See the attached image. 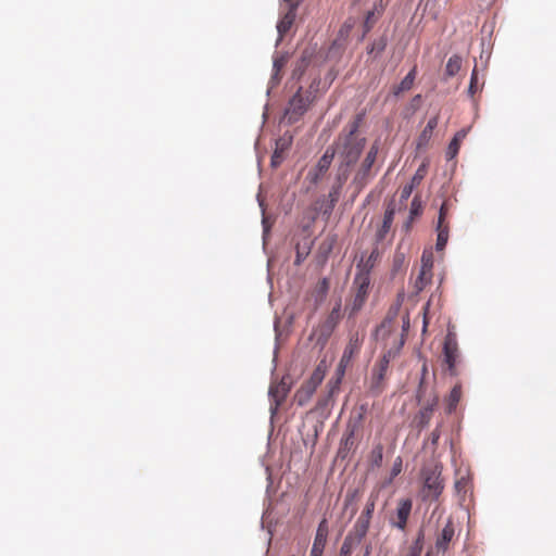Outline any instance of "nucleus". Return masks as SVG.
<instances>
[{
  "instance_id": "obj_41",
  "label": "nucleus",
  "mask_w": 556,
  "mask_h": 556,
  "mask_svg": "<svg viewBox=\"0 0 556 556\" xmlns=\"http://www.w3.org/2000/svg\"><path fill=\"white\" fill-rule=\"evenodd\" d=\"M447 212H448V203H447V201H444L439 211L438 224H446L445 218H446Z\"/></svg>"
},
{
  "instance_id": "obj_7",
  "label": "nucleus",
  "mask_w": 556,
  "mask_h": 556,
  "mask_svg": "<svg viewBox=\"0 0 556 556\" xmlns=\"http://www.w3.org/2000/svg\"><path fill=\"white\" fill-rule=\"evenodd\" d=\"M365 339V333L355 331L350 334L349 342L344 348L343 354L339 363L340 377L344 376L345 369L351 365L352 361L359 354Z\"/></svg>"
},
{
  "instance_id": "obj_44",
  "label": "nucleus",
  "mask_w": 556,
  "mask_h": 556,
  "mask_svg": "<svg viewBox=\"0 0 556 556\" xmlns=\"http://www.w3.org/2000/svg\"><path fill=\"white\" fill-rule=\"evenodd\" d=\"M307 254H308V251L302 253L300 250V245L298 244L296 245V257H295L294 264L300 265L304 261V258L307 256Z\"/></svg>"
},
{
  "instance_id": "obj_8",
  "label": "nucleus",
  "mask_w": 556,
  "mask_h": 556,
  "mask_svg": "<svg viewBox=\"0 0 556 556\" xmlns=\"http://www.w3.org/2000/svg\"><path fill=\"white\" fill-rule=\"evenodd\" d=\"M413 508V501L410 498H401L397 502L394 513L390 515L389 523L401 531H405L407 521Z\"/></svg>"
},
{
  "instance_id": "obj_52",
  "label": "nucleus",
  "mask_w": 556,
  "mask_h": 556,
  "mask_svg": "<svg viewBox=\"0 0 556 556\" xmlns=\"http://www.w3.org/2000/svg\"><path fill=\"white\" fill-rule=\"evenodd\" d=\"M463 483H465L463 480H458V481H456V483H455V488H456V489H459V488H460V485H462Z\"/></svg>"
},
{
  "instance_id": "obj_22",
  "label": "nucleus",
  "mask_w": 556,
  "mask_h": 556,
  "mask_svg": "<svg viewBox=\"0 0 556 556\" xmlns=\"http://www.w3.org/2000/svg\"><path fill=\"white\" fill-rule=\"evenodd\" d=\"M295 20V8L291 7L277 25L280 37L285 36Z\"/></svg>"
},
{
  "instance_id": "obj_1",
  "label": "nucleus",
  "mask_w": 556,
  "mask_h": 556,
  "mask_svg": "<svg viewBox=\"0 0 556 556\" xmlns=\"http://www.w3.org/2000/svg\"><path fill=\"white\" fill-rule=\"evenodd\" d=\"M363 122V114H357L339 132L333 143L329 146L333 155H338L337 180L344 185L355 164L358 162L365 146L366 138L359 132Z\"/></svg>"
},
{
  "instance_id": "obj_50",
  "label": "nucleus",
  "mask_w": 556,
  "mask_h": 556,
  "mask_svg": "<svg viewBox=\"0 0 556 556\" xmlns=\"http://www.w3.org/2000/svg\"><path fill=\"white\" fill-rule=\"evenodd\" d=\"M339 311L340 306H338V308H333L332 312L330 313L329 319L336 320L339 317Z\"/></svg>"
},
{
  "instance_id": "obj_6",
  "label": "nucleus",
  "mask_w": 556,
  "mask_h": 556,
  "mask_svg": "<svg viewBox=\"0 0 556 556\" xmlns=\"http://www.w3.org/2000/svg\"><path fill=\"white\" fill-rule=\"evenodd\" d=\"M370 287L369 273L361 270L355 275L353 281V298L350 303L351 314H355L362 309L365 302L367 301Z\"/></svg>"
},
{
  "instance_id": "obj_3",
  "label": "nucleus",
  "mask_w": 556,
  "mask_h": 556,
  "mask_svg": "<svg viewBox=\"0 0 556 556\" xmlns=\"http://www.w3.org/2000/svg\"><path fill=\"white\" fill-rule=\"evenodd\" d=\"M378 152L379 144L378 142H374L370 146L369 150L367 151L364 160L356 168V172L352 180V185L356 188L357 191L363 190L368 185V182L375 177L376 170L374 169V167L377 161Z\"/></svg>"
},
{
  "instance_id": "obj_54",
  "label": "nucleus",
  "mask_w": 556,
  "mask_h": 556,
  "mask_svg": "<svg viewBox=\"0 0 556 556\" xmlns=\"http://www.w3.org/2000/svg\"><path fill=\"white\" fill-rule=\"evenodd\" d=\"M364 556H370L369 548L366 549V553L364 554Z\"/></svg>"
},
{
  "instance_id": "obj_26",
  "label": "nucleus",
  "mask_w": 556,
  "mask_h": 556,
  "mask_svg": "<svg viewBox=\"0 0 556 556\" xmlns=\"http://www.w3.org/2000/svg\"><path fill=\"white\" fill-rule=\"evenodd\" d=\"M438 238L435 248L441 251L445 248L448 240V224H438L437 226Z\"/></svg>"
},
{
  "instance_id": "obj_15",
  "label": "nucleus",
  "mask_w": 556,
  "mask_h": 556,
  "mask_svg": "<svg viewBox=\"0 0 556 556\" xmlns=\"http://www.w3.org/2000/svg\"><path fill=\"white\" fill-rule=\"evenodd\" d=\"M455 535L454 523L451 519L447 520L446 525L442 529L441 533L438 535L435 541V547L438 551L446 552L448 549V545Z\"/></svg>"
},
{
  "instance_id": "obj_21",
  "label": "nucleus",
  "mask_w": 556,
  "mask_h": 556,
  "mask_svg": "<svg viewBox=\"0 0 556 556\" xmlns=\"http://www.w3.org/2000/svg\"><path fill=\"white\" fill-rule=\"evenodd\" d=\"M417 68L414 66L409 73L402 79V81L393 87V94L399 96L400 93L409 90L413 85L414 80L416 78Z\"/></svg>"
},
{
  "instance_id": "obj_48",
  "label": "nucleus",
  "mask_w": 556,
  "mask_h": 556,
  "mask_svg": "<svg viewBox=\"0 0 556 556\" xmlns=\"http://www.w3.org/2000/svg\"><path fill=\"white\" fill-rule=\"evenodd\" d=\"M466 137L465 130H459L455 134L453 140H457V142L460 144L462 140Z\"/></svg>"
},
{
  "instance_id": "obj_30",
  "label": "nucleus",
  "mask_w": 556,
  "mask_h": 556,
  "mask_svg": "<svg viewBox=\"0 0 556 556\" xmlns=\"http://www.w3.org/2000/svg\"><path fill=\"white\" fill-rule=\"evenodd\" d=\"M324 377H325V370L321 369L320 366H318L313 371V374L311 375L309 379L306 380V381L309 382L311 384H313L314 387L318 388V386L323 382Z\"/></svg>"
},
{
  "instance_id": "obj_42",
  "label": "nucleus",
  "mask_w": 556,
  "mask_h": 556,
  "mask_svg": "<svg viewBox=\"0 0 556 556\" xmlns=\"http://www.w3.org/2000/svg\"><path fill=\"white\" fill-rule=\"evenodd\" d=\"M388 1L374 0L371 9L377 11L378 14H383Z\"/></svg>"
},
{
  "instance_id": "obj_33",
  "label": "nucleus",
  "mask_w": 556,
  "mask_h": 556,
  "mask_svg": "<svg viewBox=\"0 0 556 556\" xmlns=\"http://www.w3.org/2000/svg\"><path fill=\"white\" fill-rule=\"evenodd\" d=\"M433 260L432 254L424 253L421 256V266L420 269L432 273Z\"/></svg>"
},
{
  "instance_id": "obj_28",
  "label": "nucleus",
  "mask_w": 556,
  "mask_h": 556,
  "mask_svg": "<svg viewBox=\"0 0 556 556\" xmlns=\"http://www.w3.org/2000/svg\"><path fill=\"white\" fill-rule=\"evenodd\" d=\"M382 16V14H378L377 11L370 9L366 12L364 24H363V36H365L370 29L375 26L378 20Z\"/></svg>"
},
{
  "instance_id": "obj_29",
  "label": "nucleus",
  "mask_w": 556,
  "mask_h": 556,
  "mask_svg": "<svg viewBox=\"0 0 556 556\" xmlns=\"http://www.w3.org/2000/svg\"><path fill=\"white\" fill-rule=\"evenodd\" d=\"M383 458V447L381 444H378L374 447L370 455V462L374 466L380 467Z\"/></svg>"
},
{
  "instance_id": "obj_35",
  "label": "nucleus",
  "mask_w": 556,
  "mask_h": 556,
  "mask_svg": "<svg viewBox=\"0 0 556 556\" xmlns=\"http://www.w3.org/2000/svg\"><path fill=\"white\" fill-rule=\"evenodd\" d=\"M426 176V166L425 165H421L415 173V175L413 176L412 178V181L410 184L415 187H417L418 185H420V182L422 181V179L425 178Z\"/></svg>"
},
{
  "instance_id": "obj_51",
  "label": "nucleus",
  "mask_w": 556,
  "mask_h": 556,
  "mask_svg": "<svg viewBox=\"0 0 556 556\" xmlns=\"http://www.w3.org/2000/svg\"><path fill=\"white\" fill-rule=\"evenodd\" d=\"M422 386H424V382H422V380H421V381H420V384H419L418 393H417V397H418V400H419V401H420V400H421V397H422V392H424V391H422Z\"/></svg>"
},
{
  "instance_id": "obj_16",
  "label": "nucleus",
  "mask_w": 556,
  "mask_h": 556,
  "mask_svg": "<svg viewBox=\"0 0 556 556\" xmlns=\"http://www.w3.org/2000/svg\"><path fill=\"white\" fill-rule=\"evenodd\" d=\"M291 142H292L291 137L290 138H279L276 141V148L271 155V161H270L273 167H278L282 163V161L285 159V153L290 148Z\"/></svg>"
},
{
  "instance_id": "obj_57",
  "label": "nucleus",
  "mask_w": 556,
  "mask_h": 556,
  "mask_svg": "<svg viewBox=\"0 0 556 556\" xmlns=\"http://www.w3.org/2000/svg\"><path fill=\"white\" fill-rule=\"evenodd\" d=\"M426 556H430V554L428 553Z\"/></svg>"
},
{
  "instance_id": "obj_56",
  "label": "nucleus",
  "mask_w": 556,
  "mask_h": 556,
  "mask_svg": "<svg viewBox=\"0 0 556 556\" xmlns=\"http://www.w3.org/2000/svg\"><path fill=\"white\" fill-rule=\"evenodd\" d=\"M404 344V340L401 339V343H400V346H402Z\"/></svg>"
},
{
  "instance_id": "obj_40",
  "label": "nucleus",
  "mask_w": 556,
  "mask_h": 556,
  "mask_svg": "<svg viewBox=\"0 0 556 556\" xmlns=\"http://www.w3.org/2000/svg\"><path fill=\"white\" fill-rule=\"evenodd\" d=\"M359 491L357 489L355 490H349L346 495H345V500H344V503H345V506L352 504L353 502L357 501L358 497H359Z\"/></svg>"
},
{
  "instance_id": "obj_38",
  "label": "nucleus",
  "mask_w": 556,
  "mask_h": 556,
  "mask_svg": "<svg viewBox=\"0 0 556 556\" xmlns=\"http://www.w3.org/2000/svg\"><path fill=\"white\" fill-rule=\"evenodd\" d=\"M344 185H339V181L337 180V176L334 177V184L331 188V191L329 193V197L331 198L332 201H337L339 195H340V192H341V189L343 188Z\"/></svg>"
},
{
  "instance_id": "obj_23",
  "label": "nucleus",
  "mask_w": 556,
  "mask_h": 556,
  "mask_svg": "<svg viewBox=\"0 0 556 556\" xmlns=\"http://www.w3.org/2000/svg\"><path fill=\"white\" fill-rule=\"evenodd\" d=\"M439 124V116L438 115H434L432 117L429 118L426 127L422 129L420 136H419V146L428 142V140L431 138L432 134H433V130L435 129V127L438 126Z\"/></svg>"
},
{
  "instance_id": "obj_2",
  "label": "nucleus",
  "mask_w": 556,
  "mask_h": 556,
  "mask_svg": "<svg viewBox=\"0 0 556 556\" xmlns=\"http://www.w3.org/2000/svg\"><path fill=\"white\" fill-rule=\"evenodd\" d=\"M424 485L421 496L424 501H437L444 490V480L442 478V467L433 465L426 467L421 471Z\"/></svg>"
},
{
  "instance_id": "obj_45",
  "label": "nucleus",
  "mask_w": 556,
  "mask_h": 556,
  "mask_svg": "<svg viewBox=\"0 0 556 556\" xmlns=\"http://www.w3.org/2000/svg\"><path fill=\"white\" fill-rule=\"evenodd\" d=\"M415 188V186H413L412 184L409 185H406L403 189H402V192H401V197L403 199H407L412 192H413V189Z\"/></svg>"
},
{
  "instance_id": "obj_25",
  "label": "nucleus",
  "mask_w": 556,
  "mask_h": 556,
  "mask_svg": "<svg viewBox=\"0 0 556 556\" xmlns=\"http://www.w3.org/2000/svg\"><path fill=\"white\" fill-rule=\"evenodd\" d=\"M462 58L457 54L452 55L445 66L446 78L454 77L462 68Z\"/></svg>"
},
{
  "instance_id": "obj_17",
  "label": "nucleus",
  "mask_w": 556,
  "mask_h": 556,
  "mask_svg": "<svg viewBox=\"0 0 556 556\" xmlns=\"http://www.w3.org/2000/svg\"><path fill=\"white\" fill-rule=\"evenodd\" d=\"M395 208L391 205H389L384 212L382 225L377 230V240L382 241L384 240L387 233L390 231L393 219H394Z\"/></svg>"
},
{
  "instance_id": "obj_12",
  "label": "nucleus",
  "mask_w": 556,
  "mask_h": 556,
  "mask_svg": "<svg viewBox=\"0 0 556 556\" xmlns=\"http://www.w3.org/2000/svg\"><path fill=\"white\" fill-rule=\"evenodd\" d=\"M438 402L439 397L438 395L434 394L432 399L429 400L428 403L417 413V415L414 418V424L418 429L421 430L429 425L433 416L434 409L438 405Z\"/></svg>"
},
{
  "instance_id": "obj_49",
  "label": "nucleus",
  "mask_w": 556,
  "mask_h": 556,
  "mask_svg": "<svg viewBox=\"0 0 556 556\" xmlns=\"http://www.w3.org/2000/svg\"><path fill=\"white\" fill-rule=\"evenodd\" d=\"M439 438H440V431H439V429L437 428V429H434V430L432 431V433H431V442H432V444H437V442H438Z\"/></svg>"
},
{
  "instance_id": "obj_46",
  "label": "nucleus",
  "mask_w": 556,
  "mask_h": 556,
  "mask_svg": "<svg viewBox=\"0 0 556 556\" xmlns=\"http://www.w3.org/2000/svg\"><path fill=\"white\" fill-rule=\"evenodd\" d=\"M343 376L340 377V371H339V367L337 368V379L336 381L332 383L331 386V390L330 392L333 393L334 390H338L339 389V384L341 383V379H342Z\"/></svg>"
},
{
  "instance_id": "obj_4",
  "label": "nucleus",
  "mask_w": 556,
  "mask_h": 556,
  "mask_svg": "<svg viewBox=\"0 0 556 556\" xmlns=\"http://www.w3.org/2000/svg\"><path fill=\"white\" fill-rule=\"evenodd\" d=\"M314 84L315 83H313L306 90L299 88L296 93L290 99L289 105L286 110V116L290 123L298 122L315 101V94L312 90Z\"/></svg>"
},
{
  "instance_id": "obj_19",
  "label": "nucleus",
  "mask_w": 556,
  "mask_h": 556,
  "mask_svg": "<svg viewBox=\"0 0 556 556\" xmlns=\"http://www.w3.org/2000/svg\"><path fill=\"white\" fill-rule=\"evenodd\" d=\"M363 538L350 532L341 545L339 556H351L353 551L361 544Z\"/></svg>"
},
{
  "instance_id": "obj_20",
  "label": "nucleus",
  "mask_w": 556,
  "mask_h": 556,
  "mask_svg": "<svg viewBox=\"0 0 556 556\" xmlns=\"http://www.w3.org/2000/svg\"><path fill=\"white\" fill-rule=\"evenodd\" d=\"M462 386L460 383H457L453 387L448 396L445 399L447 414H452L456 410L457 405L462 399Z\"/></svg>"
},
{
  "instance_id": "obj_11",
  "label": "nucleus",
  "mask_w": 556,
  "mask_h": 556,
  "mask_svg": "<svg viewBox=\"0 0 556 556\" xmlns=\"http://www.w3.org/2000/svg\"><path fill=\"white\" fill-rule=\"evenodd\" d=\"M333 157V151L328 147L325 153L318 160L316 166L307 173L306 178L314 185L318 184L319 180L325 176V174L330 168Z\"/></svg>"
},
{
  "instance_id": "obj_9",
  "label": "nucleus",
  "mask_w": 556,
  "mask_h": 556,
  "mask_svg": "<svg viewBox=\"0 0 556 556\" xmlns=\"http://www.w3.org/2000/svg\"><path fill=\"white\" fill-rule=\"evenodd\" d=\"M376 498L377 496L374 494L369 496L365 505V508L361 513L359 517L357 518L353 527V530L351 531L363 539L366 536L370 526V520L372 518L375 510Z\"/></svg>"
},
{
  "instance_id": "obj_13",
  "label": "nucleus",
  "mask_w": 556,
  "mask_h": 556,
  "mask_svg": "<svg viewBox=\"0 0 556 556\" xmlns=\"http://www.w3.org/2000/svg\"><path fill=\"white\" fill-rule=\"evenodd\" d=\"M289 390L290 387L283 380L270 386L268 393L271 400L270 410L273 414H275L279 406L283 403L289 393Z\"/></svg>"
},
{
  "instance_id": "obj_37",
  "label": "nucleus",
  "mask_w": 556,
  "mask_h": 556,
  "mask_svg": "<svg viewBox=\"0 0 556 556\" xmlns=\"http://www.w3.org/2000/svg\"><path fill=\"white\" fill-rule=\"evenodd\" d=\"M459 147H460V144L457 142V140L452 139V141L448 144L447 152H446L447 157L448 159L455 157L459 151Z\"/></svg>"
},
{
  "instance_id": "obj_14",
  "label": "nucleus",
  "mask_w": 556,
  "mask_h": 556,
  "mask_svg": "<svg viewBox=\"0 0 556 556\" xmlns=\"http://www.w3.org/2000/svg\"><path fill=\"white\" fill-rule=\"evenodd\" d=\"M327 534H328L327 521H326V519H324L320 521V523L318 526V529H317V532L315 535V540L313 543V547L311 549V556H321L323 555V552H324V548L326 545V541H327Z\"/></svg>"
},
{
  "instance_id": "obj_47",
  "label": "nucleus",
  "mask_w": 556,
  "mask_h": 556,
  "mask_svg": "<svg viewBox=\"0 0 556 556\" xmlns=\"http://www.w3.org/2000/svg\"><path fill=\"white\" fill-rule=\"evenodd\" d=\"M318 288L320 290V292L323 293H326L329 289V281L327 278H324L320 280L319 285H318Z\"/></svg>"
},
{
  "instance_id": "obj_27",
  "label": "nucleus",
  "mask_w": 556,
  "mask_h": 556,
  "mask_svg": "<svg viewBox=\"0 0 556 556\" xmlns=\"http://www.w3.org/2000/svg\"><path fill=\"white\" fill-rule=\"evenodd\" d=\"M394 329L393 318H386L376 329L377 339H386Z\"/></svg>"
},
{
  "instance_id": "obj_24",
  "label": "nucleus",
  "mask_w": 556,
  "mask_h": 556,
  "mask_svg": "<svg viewBox=\"0 0 556 556\" xmlns=\"http://www.w3.org/2000/svg\"><path fill=\"white\" fill-rule=\"evenodd\" d=\"M431 278H432V273L419 269V274L413 283L414 292L416 294L421 292L430 283Z\"/></svg>"
},
{
  "instance_id": "obj_18",
  "label": "nucleus",
  "mask_w": 556,
  "mask_h": 556,
  "mask_svg": "<svg viewBox=\"0 0 556 556\" xmlns=\"http://www.w3.org/2000/svg\"><path fill=\"white\" fill-rule=\"evenodd\" d=\"M316 387L305 381L294 394V401L299 406H304L308 403L315 391Z\"/></svg>"
},
{
  "instance_id": "obj_34",
  "label": "nucleus",
  "mask_w": 556,
  "mask_h": 556,
  "mask_svg": "<svg viewBox=\"0 0 556 556\" xmlns=\"http://www.w3.org/2000/svg\"><path fill=\"white\" fill-rule=\"evenodd\" d=\"M479 87H478V73H477V68L475 67L472 73H471V77H470V84H469V88H468V93L473 97L475 93L478 91Z\"/></svg>"
},
{
  "instance_id": "obj_36",
  "label": "nucleus",
  "mask_w": 556,
  "mask_h": 556,
  "mask_svg": "<svg viewBox=\"0 0 556 556\" xmlns=\"http://www.w3.org/2000/svg\"><path fill=\"white\" fill-rule=\"evenodd\" d=\"M402 458L397 456L393 463L392 469H391V477L390 481H392L396 476H399L402 471Z\"/></svg>"
},
{
  "instance_id": "obj_39",
  "label": "nucleus",
  "mask_w": 556,
  "mask_h": 556,
  "mask_svg": "<svg viewBox=\"0 0 556 556\" xmlns=\"http://www.w3.org/2000/svg\"><path fill=\"white\" fill-rule=\"evenodd\" d=\"M306 66H307L306 60L304 58L301 59V61L296 64L295 68L293 70V74H292L293 77L300 78L303 75Z\"/></svg>"
},
{
  "instance_id": "obj_10",
  "label": "nucleus",
  "mask_w": 556,
  "mask_h": 556,
  "mask_svg": "<svg viewBox=\"0 0 556 556\" xmlns=\"http://www.w3.org/2000/svg\"><path fill=\"white\" fill-rule=\"evenodd\" d=\"M444 363L446 370L451 376H457V363H458V346L455 338L451 334L446 336L443 346Z\"/></svg>"
},
{
  "instance_id": "obj_43",
  "label": "nucleus",
  "mask_w": 556,
  "mask_h": 556,
  "mask_svg": "<svg viewBox=\"0 0 556 556\" xmlns=\"http://www.w3.org/2000/svg\"><path fill=\"white\" fill-rule=\"evenodd\" d=\"M420 213V203L418 201V198L415 197L412 201L410 205V216H417Z\"/></svg>"
},
{
  "instance_id": "obj_31",
  "label": "nucleus",
  "mask_w": 556,
  "mask_h": 556,
  "mask_svg": "<svg viewBox=\"0 0 556 556\" xmlns=\"http://www.w3.org/2000/svg\"><path fill=\"white\" fill-rule=\"evenodd\" d=\"M387 47V38L380 37L377 40H375L370 48L368 49V53H377L380 54Z\"/></svg>"
},
{
  "instance_id": "obj_5",
  "label": "nucleus",
  "mask_w": 556,
  "mask_h": 556,
  "mask_svg": "<svg viewBox=\"0 0 556 556\" xmlns=\"http://www.w3.org/2000/svg\"><path fill=\"white\" fill-rule=\"evenodd\" d=\"M396 352L389 350L382 354L379 361L375 364L371 372L369 391L378 395L386 387V378L389 369V365L392 358H394Z\"/></svg>"
},
{
  "instance_id": "obj_32",
  "label": "nucleus",
  "mask_w": 556,
  "mask_h": 556,
  "mask_svg": "<svg viewBox=\"0 0 556 556\" xmlns=\"http://www.w3.org/2000/svg\"><path fill=\"white\" fill-rule=\"evenodd\" d=\"M287 62H288V59L285 55H280V56L275 58L274 66H273L274 67L273 78L278 79L279 73L286 66Z\"/></svg>"
},
{
  "instance_id": "obj_55",
  "label": "nucleus",
  "mask_w": 556,
  "mask_h": 556,
  "mask_svg": "<svg viewBox=\"0 0 556 556\" xmlns=\"http://www.w3.org/2000/svg\"><path fill=\"white\" fill-rule=\"evenodd\" d=\"M421 538H422V534H420L419 538L417 539V544L420 542Z\"/></svg>"
},
{
  "instance_id": "obj_53",
  "label": "nucleus",
  "mask_w": 556,
  "mask_h": 556,
  "mask_svg": "<svg viewBox=\"0 0 556 556\" xmlns=\"http://www.w3.org/2000/svg\"><path fill=\"white\" fill-rule=\"evenodd\" d=\"M344 27H346V30H349V29L352 27V24H350V23H345V24H344Z\"/></svg>"
}]
</instances>
